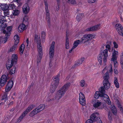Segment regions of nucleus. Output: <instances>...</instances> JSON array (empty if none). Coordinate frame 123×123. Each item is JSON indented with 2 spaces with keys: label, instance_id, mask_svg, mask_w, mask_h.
I'll return each instance as SVG.
<instances>
[{
  "label": "nucleus",
  "instance_id": "1",
  "mask_svg": "<svg viewBox=\"0 0 123 123\" xmlns=\"http://www.w3.org/2000/svg\"><path fill=\"white\" fill-rule=\"evenodd\" d=\"M104 79L103 82L104 87L101 86L98 89L99 91H96L94 94V97L96 99H98L99 97L103 100H110L109 96L105 94V89H108L110 87V84L108 81L109 75L108 72L107 71L103 76Z\"/></svg>",
  "mask_w": 123,
  "mask_h": 123
},
{
  "label": "nucleus",
  "instance_id": "2",
  "mask_svg": "<svg viewBox=\"0 0 123 123\" xmlns=\"http://www.w3.org/2000/svg\"><path fill=\"white\" fill-rule=\"evenodd\" d=\"M35 41L37 42L38 52L37 57V62L38 63H39L42 58L43 53L42 52V47L41 45V42L39 35L36 34L35 37Z\"/></svg>",
  "mask_w": 123,
  "mask_h": 123
},
{
  "label": "nucleus",
  "instance_id": "3",
  "mask_svg": "<svg viewBox=\"0 0 123 123\" xmlns=\"http://www.w3.org/2000/svg\"><path fill=\"white\" fill-rule=\"evenodd\" d=\"M70 85V83H67L58 90L55 94V99L58 100L61 98L64 95Z\"/></svg>",
  "mask_w": 123,
  "mask_h": 123
},
{
  "label": "nucleus",
  "instance_id": "4",
  "mask_svg": "<svg viewBox=\"0 0 123 123\" xmlns=\"http://www.w3.org/2000/svg\"><path fill=\"white\" fill-rule=\"evenodd\" d=\"M60 74L53 78V81L51 83L50 91L51 93H53L58 86L59 83Z\"/></svg>",
  "mask_w": 123,
  "mask_h": 123
},
{
  "label": "nucleus",
  "instance_id": "5",
  "mask_svg": "<svg viewBox=\"0 0 123 123\" xmlns=\"http://www.w3.org/2000/svg\"><path fill=\"white\" fill-rule=\"evenodd\" d=\"M45 107V105H44L41 104L30 113L29 116L30 117H32L34 116L44 109Z\"/></svg>",
  "mask_w": 123,
  "mask_h": 123
},
{
  "label": "nucleus",
  "instance_id": "6",
  "mask_svg": "<svg viewBox=\"0 0 123 123\" xmlns=\"http://www.w3.org/2000/svg\"><path fill=\"white\" fill-rule=\"evenodd\" d=\"M119 53L117 51H116L115 49L113 50L112 54V58L111 59V61L114 63V66L115 68H117L118 66V63L117 62V55H118Z\"/></svg>",
  "mask_w": 123,
  "mask_h": 123
},
{
  "label": "nucleus",
  "instance_id": "7",
  "mask_svg": "<svg viewBox=\"0 0 123 123\" xmlns=\"http://www.w3.org/2000/svg\"><path fill=\"white\" fill-rule=\"evenodd\" d=\"M95 37L94 35L92 34H85L83 37L81 38L80 41L81 43H85L88 42L89 40H91L94 38Z\"/></svg>",
  "mask_w": 123,
  "mask_h": 123
},
{
  "label": "nucleus",
  "instance_id": "8",
  "mask_svg": "<svg viewBox=\"0 0 123 123\" xmlns=\"http://www.w3.org/2000/svg\"><path fill=\"white\" fill-rule=\"evenodd\" d=\"M45 6V10L46 15V19L48 22H49V13L48 8V4L47 0H44Z\"/></svg>",
  "mask_w": 123,
  "mask_h": 123
},
{
  "label": "nucleus",
  "instance_id": "9",
  "mask_svg": "<svg viewBox=\"0 0 123 123\" xmlns=\"http://www.w3.org/2000/svg\"><path fill=\"white\" fill-rule=\"evenodd\" d=\"M55 44V42L53 41L50 48L49 54L50 58H52L54 55Z\"/></svg>",
  "mask_w": 123,
  "mask_h": 123
},
{
  "label": "nucleus",
  "instance_id": "10",
  "mask_svg": "<svg viewBox=\"0 0 123 123\" xmlns=\"http://www.w3.org/2000/svg\"><path fill=\"white\" fill-rule=\"evenodd\" d=\"M0 6L1 9L4 11V15H9V10H7L9 8V6L7 5V4H1Z\"/></svg>",
  "mask_w": 123,
  "mask_h": 123
},
{
  "label": "nucleus",
  "instance_id": "11",
  "mask_svg": "<svg viewBox=\"0 0 123 123\" xmlns=\"http://www.w3.org/2000/svg\"><path fill=\"white\" fill-rule=\"evenodd\" d=\"M102 53L103 56V64L104 65H105L107 62V59L108 57V50L105 49L104 50Z\"/></svg>",
  "mask_w": 123,
  "mask_h": 123
},
{
  "label": "nucleus",
  "instance_id": "12",
  "mask_svg": "<svg viewBox=\"0 0 123 123\" xmlns=\"http://www.w3.org/2000/svg\"><path fill=\"white\" fill-rule=\"evenodd\" d=\"M90 119L94 121H97L98 119H100L98 113L95 112L92 114L90 116Z\"/></svg>",
  "mask_w": 123,
  "mask_h": 123
},
{
  "label": "nucleus",
  "instance_id": "13",
  "mask_svg": "<svg viewBox=\"0 0 123 123\" xmlns=\"http://www.w3.org/2000/svg\"><path fill=\"white\" fill-rule=\"evenodd\" d=\"M7 79V76L5 75H2L0 79V85L3 86L5 84Z\"/></svg>",
  "mask_w": 123,
  "mask_h": 123
},
{
  "label": "nucleus",
  "instance_id": "14",
  "mask_svg": "<svg viewBox=\"0 0 123 123\" xmlns=\"http://www.w3.org/2000/svg\"><path fill=\"white\" fill-rule=\"evenodd\" d=\"M116 28L118 34H122V32L123 31V27L120 24H118L116 25Z\"/></svg>",
  "mask_w": 123,
  "mask_h": 123
},
{
  "label": "nucleus",
  "instance_id": "15",
  "mask_svg": "<svg viewBox=\"0 0 123 123\" xmlns=\"http://www.w3.org/2000/svg\"><path fill=\"white\" fill-rule=\"evenodd\" d=\"M23 13L25 14L28 13L30 10V8L27 3L25 4L23 7Z\"/></svg>",
  "mask_w": 123,
  "mask_h": 123
},
{
  "label": "nucleus",
  "instance_id": "16",
  "mask_svg": "<svg viewBox=\"0 0 123 123\" xmlns=\"http://www.w3.org/2000/svg\"><path fill=\"white\" fill-rule=\"evenodd\" d=\"M13 84V82L12 80H10L9 81L6 88V91L7 92L10 91L12 87Z\"/></svg>",
  "mask_w": 123,
  "mask_h": 123
},
{
  "label": "nucleus",
  "instance_id": "17",
  "mask_svg": "<svg viewBox=\"0 0 123 123\" xmlns=\"http://www.w3.org/2000/svg\"><path fill=\"white\" fill-rule=\"evenodd\" d=\"M100 24L88 28L86 30V31H90L97 30L100 28Z\"/></svg>",
  "mask_w": 123,
  "mask_h": 123
},
{
  "label": "nucleus",
  "instance_id": "18",
  "mask_svg": "<svg viewBox=\"0 0 123 123\" xmlns=\"http://www.w3.org/2000/svg\"><path fill=\"white\" fill-rule=\"evenodd\" d=\"M27 27V26L26 25H25L23 23L20 24L18 28L19 32H22L23 31L25 30Z\"/></svg>",
  "mask_w": 123,
  "mask_h": 123
},
{
  "label": "nucleus",
  "instance_id": "19",
  "mask_svg": "<svg viewBox=\"0 0 123 123\" xmlns=\"http://www.w3.org/2000/svg\"><path fill=\"white\" fill-rule=\"evenodd\" d=\"M69 32L67 31L66 32V37L65 43V48L67 49H68L69 48V40L68 38Z\"/></svg>",
  "mask_w": 123,
  "mask_h": 123
},
{
  "label": "nucleus",
  "instance_id": "20",
  "mask_svg": "<svg viewBox=\"0 0 123 123\" xmlns=\"http://www.w3.org/2000/svg\"><path fill=\"white\" fill-rule=\"evenodd\" d=\"M12 26H9L6 29V31H4L3 32L5 34L6 36H9L10 35V31L12 30Z\"/></svg>",
  "mask_w": 123,
  "mask_h": 123
},
{
  "label": "nucleus",
  "instance_id": "21",
  "mask_svg": "<svg viewBox=\"0 0 123 123\" xmlns=\"http://www.w3.org/2000/svg\"><path fill=\"white\" fill-rule=\"evenodd\" d=\"M5 20L3 19L0 18V28L3 29L7 26V24L6 23H4Z\"/></svg>",
  "mask_w": 123,
  "mask_h": 123
},
{
  "label": "nucleus",
  "instance_id": "22",
  "mask_svg": "<svg viewBox=\"0 0 123 123\" xmlns=\"http://www.w3.org/2000/svg\"><path fill=\"white\" fill-rule=\"evenodd\" d=\"M85 60V58L84 57H82L80 58L75 62V65L77 66L80 65Z\"/></svg>",
  "mask_w": 123,
  "mask_h": 123
},
{
  "label": "nucleus",
  "instance_id": "23",
  "mask_svg": "<svg viewBox=\"0 0 123 123\" xmlns=\"http://www.w3.org/2000/svg\"><path fill=\"white\" fill-rule=\"evenodd\" d=\"M111 41H108L106 42L105 45L106 49H107L109 50V51L110 52L112 51L111 48Z\"/></svg>",
  "mask_w": 123,
  "mask_h": 123
},
{
  "label": "nucleus",
  "instance_id": "24",
  "mask_svg": "<svg viewBox=\"0 0 123 123\" xmlns=\"http://www.w3.org/2000/svg\"><path fill=\"white\" fill-rule=\"evenodd\" d=\"M113 83L117 88H118L119 87V84L118 82L117 78L116 77H115L114 78Z\"/></svg>",
  "mask_w": 123,
  "mask_h": 123
},
{
  "label": "nucleus",
  "instance_id": "25",
  "mask_svg": "<svg viewBox=\"0 0 123 123\" xmlns=\"http://www.w3.org/2000/svg\"><path fill=\"white\" fill-rule=\"evenodd\" d=\"M113 113L115 115H116L117 113V109L114 105H111L110 107Z\"/></svg>",
  "mask_w": 123,
  "mask_h": 123
},
{
  "label": "nucleus",
  "instance_id": "26",
  "mask_svg": "<svg viewBox=\"0 0 123 123\" xmlns=\"http://www.w3.org/2000/svg\"><path fill=\"white\" fill-rule=\"evenodd\" d=\"M113 113L115 115H116L117 113V109L114 105H111L110 107Z\"/></svg>",
  "mask_w": 123,
  "mask_h": 123
},
{
  "label": "nucleus",
  "instance_id": "27",
  "mask_svg": "<svg viewBox=\"0 0 123 123\" xmlns=\"http://www.w3.org/2000/svg\"><path fill=\"white\" fill-rule=\"evenodd\" d=\"M92 104H93L94 107L96 108L100 106L101 104V103L98 100H93L92 102Z\"/></svg>",
  "mask_w": 123,
  "mask_h": 123
},
{
  "label": "nucleus",
  "instance_id": "28",
  "mask_svg": "<svg viewBox=\"0 0 123 123\" xmlns=\"http://www.w3.org/2000/svg\"><path fill=\"white\" fill-rule=\"evenodd\" d=\"M103 54L101 53L98 56V59L99 64L102 65V62Z\"/></svg>",
  "mask_w": 123,
  "mask_h": 123
},
{
  "label": "nucleus",
  "instance_id": "29",
  "mask_svg": "<svg viewBox=\"0 0 123 123\" xmlns=\"http://www.w3.org/2000/svg\"><path fill=\"white\" fill-rule=\"evenodd\" d=\"M35 106V105L34 104H32L30 105L24 111L27 114Z\"/></svg>",
  "mask_w": 123,
  "mask_h": 123
},
{
  "label": "nucleus",
  "instance_id": "30",
  "mask_svg": "<svg viewBox=\"0 0 123 123\" xmlns=\"http://www.w3.org/2000/svg\"><path fill=\"white\" fill-rule=\"evenodd\" d=\"M17 55L16 54H13L12 56V60L11 61L14 63H16L17 62Z\"/></svg>",
  "mask_w": 123,
  "mask_h": 123
},
{
  "label": "nucleus",
  "instance_id": "31",
  "mask_svg": "<svg viewBox=\"0 0 123 123\" xmlns=\"http://www.w3.org/2000/svg\"><path fill=\"white\" fill-rule=\"evenodd\" d=\"M13 62L11 61H9L7 62L6 64V66L8 69H9L13 65Z\"/></svg>",
  "mask_w": 123,
  "mask_h": 123
},
{
  "label": "nucleus",
  "instance_id": "32",
  "mask_svg": "<svg viewBox=\"0 0 123 123\" xmlns=\"http://www.w3.org/2000/svg\"><path fill=\"white\" fill-rule=\"evenodd\" d=\"M14 44L17 45L19 41V38L18 36L17 35H15L14 37Z\"/></svg>",
  "mask_w": 123,
  "mask_h": 123
},
{
  "label": "nucleus",
  "instance_id": "33",
  "mask_svg": "<svg viewBox=\"0 0 123 123\" xmlns=\"http://www.w3.org/2000/svg\"><path fill=\"white\" fill-rule=\"evenodd\" d=\"M27 114L24 111L22 114L17 119V122H20L23 118Z\"/></svg>",
  "mask_w": 123,
  "mask_h": 123
},
{
  "label": "nucleus",
  "instance_id": "34",
  "mask_svg": "<svg viewBox=\"0 0 123 123\" xmlns=\"http://www.w3.org/2000/svg\"><path fill=\"white\" fill-rule=\"evenodd\" d=\"M41 36L42 38V42H43L46 38V34L45 31H43L42 32L41 34Z\"/></svg>",
  "mask_w": 123,
  "mask_h": 123
},
{
  "label": "nucleus",
  "instance_id": "35",
  "mask_svg": "<svg viewBox=\"0 0 123 123\" xmlns=\"http://www.w3.org/2000/svg\"><path fill=\"white\" fill-rule=\"evenodd\" d=\"M25 48V46L24 44H22L19 48V49L20 55H22L23 54Z\"/></svg>",
  "mask_w": 123,
  "mask_h": 123
},
{
  "label": "nucleus",
  "instance_id": "36",
  "mask_svg": "<svg viewBox=\"0 0 123 123\" xmlns=\"http://www.w3.org/2000/svg\"><path fill=\"white\" fill-rule=\"evenodd\" d=\"M12 12L13 15L17 16L19 15L20 12V10L17 9H15L13 10Z\"/></svg>",
  "mask_w": 123,
  "mask_h": 123
},
{
  "label": "nucleus",
  "instance_id": "37",
  "mask_svg": "<svg viewBox=\"0 0 123 123\" xmlns=\"http://www.w3.org/2000/svg\"><path fill=\"white\" fill-rule=\"evenodd\" d=\"M17 45L14 44V45L13 46L11 47L8 50L9 52H11L14 51L15 49L17 48Z\"/></svg>",
  "mask_w": 123,
  "mask_h": 123
},
{
  "label": "nucleus",
  "instance_id": "38",
  "mask_svg": "<svg viewBox=\"0 0 123 123\" xmlns=\"http://www.w3.org/2000/svg\"><path fill=\"white\" fill-rule=\"evenodd\" d=\"M16 71V67L15 66H13L12 68L11 69L9 73L11 74H15Z\"/></svg>",
  "mask_w": 123,
  "mask_h": 123
},
{
  "label": "nucleus",
  "instance_id": "39",
  "mask_svg": "<svg viewBox=\"0 0 123 123\" xmlns=\"http://www.w3.org/2000/svg\"><path fill=\"white\" fill-rule=\"evenodd\" d=\"M9 36H6L5 35V37L4 38H2L1 37V39L0 40V41H1V43H5L7 42V38L9 37Z\"/></svg>",
  "mask_w": 123,
  "mask_h": 123
},
{
  "label": "nucleus",
  "instance_id": "40",
  "mask_svg": "<svg viewBox=\"0 0 123 123\" xmlns=\"http://www.w3.org/2000/svg\"><path fill=\"white\" fill-rule=\"evenodd\" d=\"M80 42V41L79 40H78L74 41L73 44V47L75 48H76L80 43H81Z\"/></svg>",
  "mask_w": 123,
  "mask_h": 123
},
{
  "label": "nucleus",
  "instance_id": "41",
  "mask_svg": "<svg viewBox=\"0 0 123 123\" xmlns=\"http://www.w3.org/2000/svg\"><path fill=\"white\" fill-rule=\"evenodd\" d=\"M79 96V100H85V96L82 92H80Z\"/></svg>",
  "mask_w": 123,
  "mask_h": 123
},
{
  "label": "nucleus",
  "instance_id": "42",
  "mask_svg": "<svg viewBox=\"0 0 123 123\" xmlns=\"http://www.w3.org/2000/svg\"><path fill=\"white\" fill-rule=\"evenodd\" d=\"M120 61L122 68H123V52L120 55Z\"/></svg>",
  "mask_w": 123,
  "mask_h": 123
},
{
  "label": "nucleus",
  "instance_id": "43",
  "mask_svg": "<svg viewBox=\"0 0 123 123\" xmlns=\"http://www.w3.org/2000/svg\"><path fill=\"white\" fill-rule=\"evenodd\" d=\"M28 17L27 16H25L24 18L23 23H25L26 24H27L28 23Z\"/></svg>",
  "mask_w": 123,
  "mask_h": 123
},
{
  "label": "nucleus",
  "instance_id": "44",
  "mask_svg": "<svg viewBox=\"0 0 123 123\" xmlns=\"http://www.w3.org/2000/svg\"><path fill=\"white\" fill-rule=\"evenodd\" d=\"M117 103L118 107L120 109L121 111L123 113V108L121 104L119 103L118 100H117Z\"/></svg>",
  "mask_w": 123,
  "mask_h": 123
},
{
  "label": "nucleus",
  "instance_id": "45",
  "mask_svg": "<svg viewBox=\"0 0 123 123\" xmlns=\"http://www.w3.org/2000/svg\"><path fill=\"white\" fill-rule=\"evenodd\" d=\"M67 2L69 3L72 4H75L76 2L75 0H66Z\"/></svg>",
  "mask_w": 123,
  "mask_h": 123
},
{
  "label": "nucleus",
  "instance_id": "46",
  "mask_svg": "<svg viewBox=\"0 0 123 123\" xmlns=\"http://www.w3.org/2000/svg\"><path fill=\"white\" fill-rule=\"evenodd\" d=\"M16 7L14 4H12L9 5V7L10 8V9H13L15 8Z\"/></svg>",
  "mask_w": 123,
  "mask_h": 123
},
{
  "label": "nucleus",
  "instance_id": "47",
  "mask_svg": "<svg viewBox=\"0 0 123 123\" xmlns=\"http://www.w3.org/2000/svg\"><path fill=\"white\" fill-rule=\"evenodd\" d=\"M80 85L82 86H86V84L84 80H81L80 82Z\"/></svg>",
  "mask_w": 123,
  "mask_h": 123
},
{
  "label": "nucleus",
  "instance_id": "48",
  "mask_svg": "<svg viewBox=\"0 0 123 123\" xmlns=\"http://www.w3.org/2000/svg\"><path fill=\"white\" fill-rule=\"evenodd\" d=\"M8 98L7 94H5L3 96L1 100H7L8 99Z\"/></svg>",
  "mask_w": 123,
  "mask_h": 123
},
{
  "label": "nucleus",
  "instance_id": "49",
  "mask_svg": "<svg viewBox=\"0 0 123 123\" xmlns=\"http://www.w3.org/2000/svg\"><path fill=\"white\" fill-rule=\"evenodd\" d=\"M80 104L82 106H84L86 104V100H79Z\"/></svg>",
  "mask_w": 123,
  "mask_h": 123
},
{
  "label": "nucleus",
  "instance_id": "50",
  "mask_svg": "<svg viewBox=\"0 0 123 123\" xmlns=\"http://www.w3.org/2000/svg\"><path fill=\"white\" fill-rule=\"evenodd\" d=\"M114 47L116 49H117L118 48V44L115 41L113 42Z\"/></svg>",
  "mask_w": 123,
  "mask_h": 123
},
{
  "label": "nucleus",
  "instance_id": "51",
  "mask_svg": "<svg viewBox=\"0 0 123 123\" xmlns=\"http://www.w3.org/2000/svg\"><path fill=\"white\" fill-rule=\"evenodd\" d=\"M119 11L120 13H121L123 11V7L122 5H121L119 7Z\"/></svg>",
  "mask_w": 123,
  "mask_h": 123
},
{
  "label": "nucleus",
  "instance_id": "52",
  "mask_svg": "<svg viewBox=\"0 0 123 123\" xmlns=\"http://www.w3.org/2000/svg\"><path fill=\"white\" fill-rule=\"evenodd\" d=\"M112 114L111 113L109 112L108 115V117L109 120H111L112 119Z\"/></svg>",
  "mask_w": 123,
  "mask_h": 123
},
{
  "label": "nucleus",
  "instance_id": "53",
  "mask_svg": "<svg viewBox=\"0 0 123 123\" xmlns=\"http://www.w3.org/2000/svg\"><path fill=\"white\" fill-rule=\"evenodd\" d=\"M97 0H88V3H93L96 2Z\"/></svg>",
  "mask_w": 123,
  "mask_h": 123
},
{
  "label": "nucleus",
  "instance_id": "54",
  "mask_svg": "<svg viewBox=\"0 0 123 123\" xmlns=\"http://www.w3.org/2000/svg\"><path fill=\"white\" fill-rule=\"evenodd\" d=\"M93 123V120L91 119L87 120L86 121V123Z\"/></svg>",
  "mask_w": 123,
  "mask_h": 123
},
{
  "label": "nucleus",
  "instance_id": "55",
  "mask_svg": "<svg viewBox=\"0 0 123 123\" xmlns=\"http://www.w3.org/2000/svg\"><path fill=\"white\" fill-rule=\"evenodd\" d=\"M81 15L80 14H79L78 15H77L76 17V18L78 21H79L80 19H81V18L80 17V16H81Z\"/></svg>",
  "mask_w": 123,
  "mask_h": 123
},
{
  "label": "nucleus",
  "instance_id": "56",
  "mask_svg": "<svg viewBox=\"0 0 123 123\" xmlns=\"http://www.w3.org/2000/svg\"><path fill=\"white\" fill-rule=\"evenodd\" d=\"M105 102L108 105H111H111H113V104H112L111 103V100H106Z\"/></svg>",
  "mask_w": 123,
  "mask_h": 123
},
{
  "label": "nucleus",
  "instance_id": "57",
  "mask_svg": "<svg viewBox=\"0 0 123 123\" xmlns=\"http://www.w3.org/2000/svg\"><path fill=\"white\" fill-rule=\"evenodd\" d=\"M110 69L109 70V72L110 73H112V65L111 64L110 65V67H109Z\"/></svg>",
  "mask_w": 123,
  "mask_h": 123
},
{
  "label": "nucleus",
  "instance_id": "58",
  "mask_svg": "<svg viewBox=\"0 0 123 123\" xmlns=\"http://www.w3.org/2000/svg\"><path fill=\"white\" fill-rule=\"evenodd\" d=\"M114 73L116 74H117L118 73L117 70L116 68L114 69Z\"/></svg>",
  "mask_w": 123,
  "mask_h": 123
},
{
  "label": "nucleus",
  "instance_id": "59",
  "mask_svg": "<svg viewBox=\"0 0 123 123\" xmlns=\"http://www.w3.org/2000/svg\"><path fill=\"white\" fill-rule=\"evenodd\" d=\"M108 68V67H105V68L102 71V73H104L105 71H106L107 69V68Z\"/></svg>",
  "mask_w": 123,
  "mask_h": 123
},
{
  "label": "nucleus",
  "instance_id": "60",
  "mask_svg": "<svg viewBox=\"0 0 123 123\" xmlns=\"http://www.w3.org/2000/svg\"><path fill=\"white\" fill-rule=\"evenodd\" d=\"M75 48L73 46L71 49L69 51V53H70L72 51L74 50V49Z\"/></svg>",
  "mask_w": 123,
  "mask_h": 123
},
{
  "label": "nucleus",
  "instance_id": "61",
  "mask_svg": "<svg viewBox=\"0 0 123 123\" xmlns=\"http://www.w3.org/2000/svg\"><path fill=\"white\" fill-rule=\"evenodd\" d=\"M21 0H16V2L18 4V5H21L20 3V1Z\"/></svg>",
  "mask_w": 123,
  "mask_h": 123
},
{
  "label": "nucleus",
  "instance_id": "62",
  "mask_svg": "<svg viewBox=\"0 0 123 123\" xmlns=\"http://www.w3.org/2000/svg\"><path fill=\"white\" fill-rule=\"evenodd\" d=\"M53 65V63L52 62L50 61L49 64V66L50 67H51Z\"/></svg>",
  "mask_w": 123,
  "mask_h": 123
},
{
  "label": "nucleus",
  "instance_id": "63",
  "mask_svg": "<svg viewBox=\"0 0 123 123\" xmlns=\"http://www.w3.org/2000/svg\"><path fill=\"white\" fill-rule=\"evenodd\" d=\"M96 121H97V123H102V122L100 118V119H98Z\"/></svg>",
  "mask_w": 123,
  "mask_h": 123
},
{
  "label": "nucleus",
  "instance_id": "64",
  "mask_svg": "<svg viewBox=\"0 0 123 123\" xmlns=\"http://www.w3.org/2000/svg\"><path fill=\"white\" fill-rule=\"evenodd\" d=\"M26 43H27V46H28V45L29 43V41L28 39H27L26 40Z\"/></svg>",
  "mask_w": 123,
  "mask_h": 123
}]
</instances>
